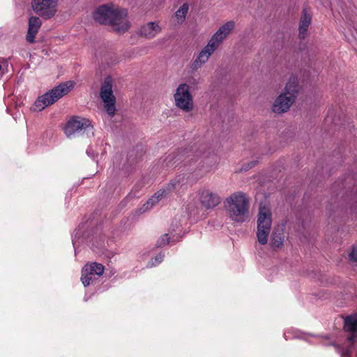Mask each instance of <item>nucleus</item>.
<instances>
[{
  "label": "nucleus",
  "mask_w": 357,
  "mask_h": 357,
  "mask_svg": "<svg viewBox=\"0 0 357 357\" xmlns=\"http://www.w3.org/2000/svg\"><path fill=\"white\" fill-rule=\"evenodd\" d=\"M127 15L126 9L114 8L113 4H104L94 11L93 17L100 24H109L114 31L124 32L130 26Z\"/></svg>",
  "instance_id": "nucleus-1"
},
{
  "label": "nucleus",
  "mask_w": 357,
  "mask_h": 357,
  "mask_svg": "<svg viewBox=\"0 0 357 357\" xmlns=\"http://www.w3.org/2000/svg\"><path fill=\"white\" fill-rule=\"evenodd\" d=\"M249 199L242 192H234L225 199V207L229 218L237 222H243L249 213Z\"/></svg>",
  "instance_id": "nucleus-2"
},
{
  "label": "nucleus",
  "mask_w": 357,
  "mask_h": 357,
  "mask_svg": "<svg viewBox=\"0 0 357 357\" xmlns=\"http://www.w3.org/2000/svg\"><path fill=\"white\" fill-rule=\"evenodd\" d=\"M205 146L200 147L191 146L178 149L169 153L164 160V164L167 167H176L180 163L184 165H190L192 162H197L199 158L204 157Z\"/></svg>",
  "instance_id": "nucleus-3"
},
{
  "label": "nucleus",
  "mask_w": 357,
  "mask_h": 357,
  "mask_svg": "<svg viewBox=\"0 0 357 357\" xmlns=\"http://www.w3.org/2000/svg\"><path fill=\"white\" fill-rule=\"evenodd\" d=\"M299 90L298 79L296 76L291 75L282 93L273 104V112L277 114L287 112L291 105L295 102Z\"/></svg>",
  "instance_id": "nucleus-4"
},
{
  "label": "nucleus",
  "mask_w": 357,
  "mask_h": 357,
  "mask_svg": "<svg viewBox=\"0 0 357 357\" xmlns=\"http://www.w3.org/2000/svg\"><path fill=\"white\" fill-rule=\"evenodd\" d=\"M234 26L235 22L231 20L227 22L218 29L212 36L208 44L199 52L197 56L199 62L201 61L204 64L208 60L212 54L234 29Z\"/></svg>",
  "instance_id": "nucleus-5"
},
{
  "label": "nucleus",
  "mask_w": 357,
  "mask_h": 357,
  "mask_svg": "<svg viewBox=\"0 0 357 357\" xmlns=\"http://www.w3.org/2000/svg\"><path fill=\"white\" fill-rule=\"evenodd\" d=\"M75 86L73 81L61 83L55 86L51 91L40 96L36 101V106L40 109L52 105L63 96L66 95Z\"/></svg>",
  "instance_id": "nucleus-6"
},
{
  "label": "nucleus",
  "mask_w": 357,
  "mask_h": 357,
  "mask_svg": "<svg viewBox=\"0 0 357 357\" xmlns=\"http://www.w3.org/2000/svg\"><path fill=\"white\" fill-rule=\"evenodd\" d=\"M272 226V213L266 206H260L257 218V241L261 245L268 242Z\"/></svg>",
  "instance_id": "nucleus-7"
},
{
  "label": "nucleus",
  "mask_w": 357,
  "mask_h": 357,
  "mask_svg": "<svg viewBox=\"0 0 357 357\" xmlns=\"http://www.w3.org/2000/svg\"><path fill=\"white\" fill-rule=\"evenodd\" d=\"M113 79L110 75L105 77L100 90V97L104 103V108L109 116L113 117L116 113V99L114 95Z\"/></svg>",
  "instance_id": "nucleus-8"
},
{
  "label": "nucleus",
  "mask_w": 357,
  "mask_h": 357,
  "mask_svg": "<svg viewBox=\"0 0 357 357\" xmlns=\"http://www.w3.org/2000/svg\"><path fill=\"white\" fill-rule=\"evenodd\" d=\"M176 106L185 112L193 109V98L187 84H180L174 95Z\"/></svg>",
  "instance_id": "nucleus-9"
},
{
  "label": "nucleus",
  "mask_w": 357,
  "mask_h": 357,
  "mask_svg": "<svg viewBox=\"0 0 357 357\" xmlns=\"http://www.w3.org/2000/svg\"><path fill=\"white\" fill-rule=\"evenodd\" d=\"M93 128L91 122L88 119L73 116L67 122L64 132L68 137H71L76 133L92 132Z\"/></svg>",
  "instance_id": "nucleus-10"
},
{
  "label": "nucleus",
  "mask_w": 357,
  "mask_h": 357,
  "mask_svg": "<svg viewBox=\"0 0 357 357\" xmlns=\"http://www.w3.org/2000/svg\"><path fill=\"white\" fill-rule=\"evenodd\" d=\"M59 0H33L32 8L40 17L45 20L53 17L56 11Z\"/></svg>",
  "instance_id": "nucleus-11"
},
{
  "label": "nucleus",
  "mask_w": 357,
  "mask_h": 357,
  "mask_svg": "<svg viewBox=\"0 0 357 357\" xmlns=\"http://www.w3.org/2000/svg\"><path fill=\"white\" fill-rule=\"evenodd\" d=\"M199 202L206 209H212L221 202V197L218 194L212 192L209 189H203L199 192Z\"/></svg>",
  "instance_id": "nucleus-12"
},
{
  "label": "nucleus",
  "mask_w": 357,
  "mask_h": 357,
  "mask_svg": "<svg viewBox=\"0 0 357 357\" xmlns=\"http://www.w3.org/2000/svg\"><path fill=\"white\" fill-rule=\"evenodd\" d=\"M179 185V180L171 181L167 185L165 188L156 192L144 204L146 209L152 208L160 199L165 197L169 192L176 190Z\"/></svg>",
  "instance_id": "nucleus-13"
},
{
  "label": "nucleus",
  "mask_w": 357,
  "mask_h": 357,
  "mask_svg": "<svg viewBox=\"0 0 357 357\" xmlns=\"http://www.w3.org/2000/svg\"><path fill=\"white\" fill-rule=\"evenodd\" d=\"M312 22V15L309 10L306 8L302 10L299 26H298V36L301 39H305L307 36L308 27Z\"/></svg>",
  "instance_id": "nucleus-14"
},
{
  "label": "nucleus",
  "mask_w": 357,
  "mask_h": 357,
  "mask_svg": "<svg viewBox=\"0 0 357 357\" xmlns=\"http://www.w3.org/2000/svg\"><path fill=\"white\" fill-rule=\"evenodd\" d=\"M160 31L161 28L158 23L151 22L142 26L137 31V34L141 37L152 39L159 33Z\"/></svg>",
  "instance_id": "nucleus-15"
},
{
  "label": "nucleus",
  "mask_w": 357,
  "mask_h": 357,
  "mask_svg": "<svg viewBox=\"0 0 357 357\" xmlns=\"http://www.w3.org/2000/svg\"><path fill=\"white\" fill-rule=\"evenodd\" d=\"M42 22L38 17L32 16L29 20V28L26 39L29 43H33L35 41L36 35L38 32L41 26Z\"/></svg>",
  "instance_id": "nucleus-16"
},
{
  "label": "nucleus",
  "mask_w": 357,
  "mask_h": 357,
  "mask_svg": "<svg viewBox=\"0 0 357 357\" xmlns=\"http://www.w3.org/2000/svg\"><path fill=\"white\" fill-rule=\"evenodd\" d=\"M104 266L101 264L93 262L90 264H86L82 268V273H90L93 275L100 276L104 273Z\"/></svg>",
  "instance_id": "nucleus-17"
},
{
  "label": "nucleus",
  "mask_w": 357,
  "mask_h": 357,
  "mask_svg": "<svg viewBox=\"0 0 357 357\" xmlns=\"http://www.w3.org/2000/svg\"><path fill=\"white\" fill-rule=\"evenodd\" d=\"M284 234L281 229H275L272 234L271 245L273 249L279 248L283 245Z\"/></svg>",
  "instance_id": "nucleus-18"
},
{
  "label": "nucleus",
  "mask_w": 357,
  "mask_h": 357,
  "mask_svg": "<svg viewBox=\"0 0 357 357\" xmlns=\"http://www.w3.org/2000/svg\"><path fill=\"white\" fill-rule=\"evenodd\" d=\"M189 10V5L188 3H184L175 13L174 17L176 18L178 24H181L184 22L186 15Z\"/></svg>",
  "instance_id": "nucleus-19"
},
{
  "label": "nucleus",
  "mask_w": 357,
  "mask_h": 357,
  "mask_svg": "<svg viewBox=\"0 0 357 357\" xmlns=\"http://www.w3.org/2000/svg\"><path fill=\"white\" fill-rule=\"evenodd\" d=\"M344 330L347 332H357V319L347 317L344 319Z\"/></svg>",
  "instance_id": "nucleus-20"
},
{
  "label": "nucleus",
  "mask_w": 357,
  "mask_h": 357,
  "mask_svg": "<svg viewBox=\"0 0 357 357\" xmlns=\"http://www.w3.org/2000/svg\"><path fill=\"white\" fill-rule=\"evenodd\" d=\"M95 279V275H93V274L90 273H86L82 272L81 280L84 287L89 286L90 283L93 282Z\"/></svg>",
  "instance_id": "nucleus-21"
},
{
  "label": "nucleus",
  "mask_w": 357,
  "mask_h": 357,
  "mask_svg": "<svg viewBox=\"0 0 357 357\" xmlns=\"http://www.w3.org/2000/svg\"><path fill=\"white\" fill-rule=\"evenodd\" d=\"M170 240L169 235L168 234H165L162 235L156 242V247L160 248L162 247L169 243Z\"/></svg>",
  "instance_id": "nucleus-22"
},
{
  "label": "nucleus",
  "mask_w": 357,
  "mask_h": 357,
  "mask_svg": "<svg viewBox=\"0 0 357 357\" xmlns=\"http://www.w3.org/2000/svg\"><path fill=\"white\" fill-rule=\"evenodd\" d=\"M257 162H258L257 160H252L249 162L244 163L241 169V171L246 172V171L252 169V167H254L257 164Z\"/></svg>",
  "instance_id": "nucleus-23"
},
{
  "label": "nucleus",
  "mask_w": 357,
  "mask_h": 357,
  "mask_svg": "<svg viewBox=\"0 0 357 357\" xmlns=\"http://www.w3.org/2000/svg\"><path fill=\"white\" fill-rule=\"evenodd\" d=\"M349 259L352 262L357 264V248L356 246H352V250L349 255Z\"/></svg>",
  "instance_id": "nucleus-24"
},
{
  "label": "nucleus",
  "mask_w": 357,
  "mask_h": 357,
  "mask_svg": "<svg viewBox=\"0 0 357 357\" xmlns=\"http://www.w3.org/2000/svg\"><path fill=\"white\" fill-rule=\"evenodd\" d=\"M350 334L347 337V340L351 343L354 344L357 341V332H349Z\"/></svg>",
  "instance_id": "nucleus-25"
},
{
  "label": "nucleus",
  "mask_w": 357,
  "mask_h": 357,
  "mask_svg": "<svg viewBox=\"0 0 357 357\" xmlns=\"http://www.w3.org/2000/svg\"><path fill=\"white\" fill-rule=\"evenodd\" d=\"M202 65H203L202 63H201V61L199 62V60L197 58L191 64V69L192 70H197L198 68H199Z\"/></svg>",
  "instance_id": "nucleus-26"
},
{
  "label": "nucleus",
  "mask_w": 357,
  "mask_h": 357,
  "mask_svg": "<svg viewBox=\"0 0 357 357\" xmlns=\"http://www.w3.org/2000/svg\"><path fill=\"white\" fill-rule=\"evenodd\" d=\"M163 258H164V255H162L161 253L155 257V259H154L155 262H153V264L157 265V264H160L163 260Z\"/></svg>",
  "instance_id": "nucleus-27"
},
{
  "label": "nucleus",
  "mask_w": 357,
  "mask_h": 357,
  "mask_svg": "<svg viewBox=\"0 0 357 357\" xmlns=\"http://www.w3.org/2000/svg\"><path fill=\"white\" fill-rule=\"evenodd\" d=\"M210 170H211V167H206V168H205V169H204V171H205L206 172H209Z\"/></svg>",
  "instance_id": "nucleus-28"
},
{
  "label": "nucleus",
  "mask_w": 357,
  "mask_h": 357,
  "mask_svg": "<svg viewBox=\"0 0 357 357\" xmlns=\"http://www.w3.org/2000/svg\"><path fill=\"white\" fill-rule=\"evenodd\" d=\"M202 162H203V165H202V168H204V161H202H202L199 162V165H200L201 163H202Z\"/></svg>",
  "instance_id": "nucleus-29"
},
{
  "label": "nucleus",
  "mask_w": 357,
  "mask_h": 357,
  "mask_svg": "<svg viewBox=\"0 0 357 357\" xmlns=\"http://www.w3.org/2000/svg\"><path fill=\"white\" fill-rule=\"evenodd\" d=\"M333 345L334 347H337V345H336L335 343H333Z\"/></svg>",
  "instance_id": "nucleus-30"
},
{
  "label": "nucleus",
  "mask_w": 357,
  "mask_h": 357,
  "mask_svg": "<svg viewBox=\"0 0 357 357\" xmlns=\"http://www.w3.org/2000/svg\"><path fill=\"white\" fill-rule=\"evenodd\" d=\"M2 67H1V65L0 64V70H1Z\"/></svg>",
  "instance_id": "nucleus-31"
}]
</instances>
